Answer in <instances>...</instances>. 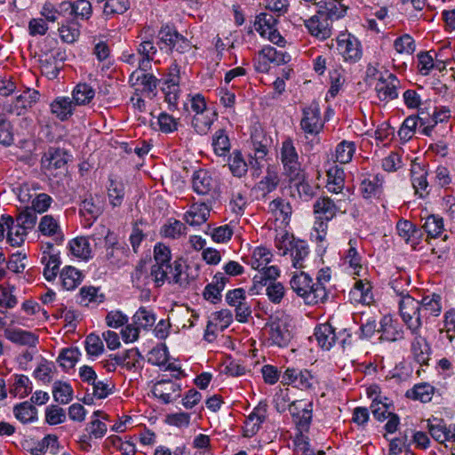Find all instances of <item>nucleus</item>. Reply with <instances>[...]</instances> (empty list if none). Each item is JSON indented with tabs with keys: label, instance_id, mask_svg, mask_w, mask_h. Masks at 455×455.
Wrapping results in <instances>:
<instances>
[{
	"label": "nucleus",
	"instance_id": "338daca9",
	"mask_svg": "<svg viewBox=\"0 0 455 455\" xmlns=\"http://www.w3.org/2000/svg\"><path fill=\"white\" fill-rule=\"evenodd\" d=\"M73 19L88 20L92 15V6L89 0H76L72 2Z\"/></svg>",
	"mask_w": 455,
	"mask_h": 455
},
{
	"label": "nucleus",
	"instance_id": "f8f14e48",
	"mask_svg": "<svg viewBox=\"0 0 455 455\" xmlns=\"http://www.w3.org/2000/svg\"><path fill=\"white\" fill-rule=\"evenodd\" d=\"M281 383L283 386H293L300 390H311L316 384L315 376L308 370L287 368L282 375Z\"/></svg>",
	"mask_w": 455,
	"mask_h": 455
},
{
	"label": "nucleus",
	"instance_id": "052dcab7",
	"mask_svg": "<svg viewBox=\"0 0 455 455\" xmlns=\"http://www.w3.org/2000/svg\"><path fill=\"white\" fill-rule=\"evenodd\" d=\"M130 82L134 85L135 83L140 82L143 89L148 92H154L158 84V79L149 73H139L137 70L133 71L130 76Z\"/></svg>",
	"mask_w": 455,
	"mask_h": 455
},
{
	"label": "nucleus",
	"instance_id": "1a4fd4ad",
	"mask_svg": "<svg viewBox=\"0 0 455 455\" xmlns=\"http://www.w3.org/2000/svg\"><path fill=\"white\" fill-rule=\"evenodd\" d=\"M193 191L198 196L213 197L219 188L217 178L211 172L199 169L191 178Z\"/></svg>",
	"mask_w": 455,
	"mask_h": 455
},
{
	"label": "nucleus",
	"instance_id": "49530a36",
	"mask_svg": "<svg viewBox=\"0 0 455 455\" xmlns=\"http://www.w3.org/2000/svg\"><path fill=\"white\" fill-rule=\"evenodd\" d=\"M403 125H404L406 129L409 128L413 132H415L417 127H419L421 130L422 134L429 135V126L431 124H429L426 119V112L419 109L418 116H410L406 117Z\"/></svg>",
	"mask_w": 455,
	"mask_h": 455
},
{
	"label": "nucleus",
	"instance_id": "6ab92c4d",
	"mask_svg": "<svg viewBox=\"0 0 455 455\" xmlns=\"http://www.w3.org/2000/svg\"><path fill=\"white\" fill-rule=\"evenodd\" d=\"M339 212H341V200L335 203L328 196L317 198L313 204V212L315 217L331 220Z\"/></svg>",
	"mask_w": 455,
	"mask_h": 455
},
{
	"label": "nucleus",
	"instance_id": "a211bd4d",
	"mask_svg": "<svg viewBox=\"0 0 455 455\" xmlns=\"http://www.w3.org/2000/svg\"><path fill=\"white\" fill-rule=\"evenodd\" d=\"M442 298L439 294L432 293L426 295L419 301V321L420 327L424 322L431 317L438 316L442 312Z\"/></svg>",
	"mask_w": 455,
	"mask_h": 455
},
{
	"label": "nucleus",
	"instance_id": "cd10ccee",
	"mask_svg": "<svg viewBox=\"0 0 455 455\" xmlns=\"http://www.w3.org/2000/svg\"><path fill=\"white\" fill-rule=\"evenodd\" d=\"M76 106L68 97H57L50 105L51 113L60 121H66L74 114V108Z\"/></svg>",
	"mask_w": 455,
	"mask_h": 455
},
{
	"label": "nucleus",
	"instance_id": "7ed1b4c3",
	"mask_svg": "<svg viewBox=\"0 0 455 455\" xmlns=\"http://www.w3.org/2000/svg\"><path fill=\"white\" fill-rule=\"evenodd\" d=\"M275 244L280 255L290 254L293 267H305V261L309 253L308 245L305 241L295 239L289 233L284 232L276 235Z\"/></svg>",
	"mask_w": 455,
	"mask_h": 455
},
{
	"label": "nucleus",
	"instance_id": "9b49d317",
	"mask_svg": "<svg viewBox=\"0 0 455 455\" xmlns=\"http://www.w3.org/2000/svg\"><path fill=\"white\" fill-rule=\"evenodd\" d=\"M101 235L105 236V259L108 264L120 267L127 258V249L116 241V236L109 229L101 227Z\"/></svg>",
	"mask_w": 455,
	"mask_h": 455
},
{
	"label": "nucleus",
	"instance_id": "8fccbe9b",
	"mask_svg": "<svg viewBox=\"0 0 455 455\" xmlns=\"http://www.w3.org/2000/svg\"><path fill=\"white\" fill-rule=\"evenodd\" d=\"M73 388L68 382L55 381L52 386V395L56 402L67 404L73 399Z\"/></svg>",
	"mask_w": 455,
	"mask_h": 455
},
{
	"label": "nucleus",
	"instance_id": "c03bdc74",
	"mask_svg": "<svg viewBox=\"0 0 455 455\" xmlns=\"http://www.w3.org/2000/svg\"><path fill=\"white\" fill-rule=\"evenodd\" d=\"M265 414L260 412L259 409H255L245 419L243 427V436L251 437L255 435L260 428V425L265 420Z\"/></svg>",
	"mask_w": 455,
	"mask_h": 455
},
{
	"label": "nucleus",
	"instance_id": "864d4df0",
	"mask_svg": "<svg viewBox=\"0 0 455 455\" xmlns=\"http://www.w3.org/2000/svg\"><path fill=\"white\" fill-rule=\"evenodd\" d=\"M71 253L83 259H88L92 257V249L88 238L76 237L69 243Z\"/></svg>",
	"mask_w": 455,
	"mask_h": 455
},
{
	"label": "nucleus",
	"instance_id": "f704fd0d",
	"mask_svg": "<svg viewBox=\"0 0 455 455\" xmlns=\"http://www.w3.org/2000/svg\"><path fill=\"white\" fill-rule=\"evenodd\" d=\"M398 235L411 246L415 247L420 238L422 232L417 228L412 222L405 220H400L396 224Z\"/></svg>",
	"mask_w": 455,
	"mask_h": 455
},
{
	"label": "nucleus",
	"instance_id": "4468645a",
	"mask_svg": "<svg viewBox=\"0 0 455 455\" xmlns=\"http://www.w3.org/2000/svg\"><path fill=\"white\" fill-rule=\"evenodd\" d=\"M39 97L38 91L26 88L21 94L6 104L4 109L9 114L18 116H23L28 112V108H32L39 100Z\"/></svg>",
	"mask_w": 455,
	"mask_h": 455
},
{
	"label": "nucleus",
	"instance_id": "f3484780",
	"mask_svg": "<svg viewBox=\"0 0 455 455\" xmlns=\"http://www.w3.org/2000/svg\"><path fill=\"white\" fill-rule=\"evenodd\" d=\"M337 44L338 50L342 54L345 60L355 62L361 59V44L354 36L350 34L342 35L338 38Z\"/></svg>",
	"mask_w": 455,
	"mask_h": 455
},
{
	"label": "nucleus",
	"instance_id": "a878e982",
	"mask_svg": "<svg viewBox=\"0 0 455 455\" xmlns=\"http://www.w3.org/2000/svg\"><path fill=\"white\" fill-rule=\"evenodd\" d=\"M379 331L381 332L380 339L386 341H396L403 337L402 325L389 315L381 319Z\"/></svg>",
	"mask_w": 455,
	"mask_h": 455
},
{
	"label": "nucleus",
	"instance_id": "4c0bfd02",
	"mask_svg": "<svg viewBox=\"0 0 455 455\" xmlns=\"http://www.w3.org/2000/svg\"><path fill=\"white\" fill-rule=\"evenodd\" d=\"M33 389L32 382L26 375H13L12 383L10 386V393L20 398H24L28 395Z\"/></svg>",
	"mask_w": 455,
	"mask_h": 455
},
{
	"label": "nucleus",
	"instance_id": "4be33fe9",
	"mask_svg": "<svg viewBox=\"0 0 455 455\" xmlns=\"http://www.w3.org/2000/svg\"><path fill=\"white\" fill-rule=\"evenodd\" d=\"M427 171L420 164L413 162L411 169V180L415 194L423 198L429 194L427 180Z\"/></svg>",
	"mask_w": 455,
	"mask_h": 455
},
{
	"label": "nucleus",
	"instance_id": "bb28decb",
	"mask_svg": "<svg viewBox=\"0 0 455 455\" xmlns=\"http://www.w3.org/2000/svg\"><path fill=\"white\" fill-rule=\"evenodd\" d=\"M229 278L225 274L218 272L213 276V281L207 284L204 291V297L212 303H217L221 299V291L225 288Z\"/></svg>",
	"mask_w": 455,
	"mask_h": 455
},
{
	"label": "nucleus",
	"instance_id": "f03ea898",
	"mask_svg": "<svg viewBox=\"0 0 455 455\" xmlns=\"http://www.w3.org/2000/svg\"><path fill=\"white\" fill-rule=\"evenodd\" d=\"M291 290L300 297L307 305H316L327 299V291L324 286L315 283L313 279L305 272L294 274L291 280Z\"/></svg>",
	"mask_w": 455,
	"mask_h": 455
},
{
	"label": "nucleus",
	"instance_id": "5701e85b",
	"mask_svg": "<svg viewBox=\"0 0 455 455\" xmlns=\"http://www.w3.org/2000/svg\"><path fill=\"white\" fill-rule=\"evenodd\" d=\"M4 336L12 343L29 347H35L39 342V338L36 334L19 328L5 329Z\"/></svg>",
	"mask_w": 455,
	"mask_h": 455
},
{
	"label": "nucleus",
	"instance_id": "79ce46f5",
	"mask_svg": "<svg viewBox=\"0 0 455 455\" xmlns=\"http://www.w3.org/2000/svg\"><path fill=\"white\" fill-rule=\"evenodd\" d=\"M356 240L350 239L348 242L349 248L347 249L344 260L347 263L350 268L353 270V274L360 275V271L363 269L362 256L359 254L356 249Z\"/></svg>",
	"mask_w": 455,
	"mask_h": 455
},
{
	"label": "nucleus",
	"instance_id": "ea45409f",
	"mask_svg": "<svg viewBox=\"0 0 455 455\" xmlns=\"http://www.w3.org/2000/svg\"><path fill=\"white\" fill-rule=\"evenodd\" d=\"M280 182V176L275 167L269 166L267 169L266 175L258 183V188L263 195L273 192L276 189Z\"/></svg>",
	"mask_w": 455,
	"mask_h": 455
},
{
	"label": "nucleus",
	"instance_id": "37998d69",
	"mask_svg": "<svg viewBox=\"0 0 455 455\" xmlns=\"http://www.w3.org/2000/svg\"><path fill=\"white\" fill-rule=\"evenodd\" d=\"M275 55V48L272 46L264 47L254 58V68L259 73H267L273 63L272 58Z\"/></svg>",
	"mask_w": 455,
	"mask_h": 455
},
{
	"label": "nucleus",
	"instance_id": "58836bf2",
	"mask_svg": "<svg viewBox=\"0 0 455 455\" xmlns=\"http://www.w3.org/2000/svg\"><path fill=\"white\" fill-rule=\"evenodd\" d=\"M15 418L23 424L37 420V410L28 401L20 403L13 407Z\"/></svg>",
	"mask_w": 455,
	"mask_h": 455
},
{
	"label": "nucleus",
	"instance_id": "b1692460",
	"mask_svg": "<svg viewBox=\"0 0 455 455\" xmlns=\"http://www.w3.org/2000/svg\"><path fill=\"white\" fill-rule=\"evenodd\" d=\"M212 206L206 203L193 204L184 214L183 220L190 226H200L210 217Z\"/></svg>",
	"mask_w": 455,
	"mask_h": 455
},
{
	"label": "nucleus",
	"instance_id": "bf43d9fd",
	"mask_svg": "<svg viewBox=\"0 0 455 455\" xmlns=\"http://www.w3.org/2000/svg\"><path fill=\"white\" fill-rule=\"evenodd\" d=\"M303 403V401H293L289 403V410L291 411L302 409L301 415L299 416V424L301 427H307L312 419V402Z\"/></svg>",
	"mask_w": 455,
	"mask_h": 455
},
{
	"label": "nucleus",
	"instance_id": "a18cd8bd",
	"mask_svg": "<svg viewBox=\"0 0 455 455\" xmlns=\"http://www.w3.org/2000/svg\"><path fill=\"white\" fill-rule=\"evenodd\" d=\"M41 263L44 266V276L47 281H52L60 273L61 264L59 254L42 256Z\"/></svg>",
	"mask_w": 455,
	"mask_h": 455
},
{
	"label": "nucleus",
	"instance_id": "7c9ffc66",
	"mask_svg": "<svg viewBox=\"0 0 455 455\" xmlns=\"http://www.w3.org/2000/svg\"><path fill=\"white\" fill-rule=\"evenodd\" d=\"M268 211L275 218V220H280L285 225L289 223L292 213L291 204L281 197H277L269 203Z\"/></svg>",
	"mask_w": 455,
	"mask_h": 455
},
{
	"label": "nucleus",
	"instance_id": "aec40b11",
	"mask_svg": "<svg viewBox=\"0 0 455 455\" xmlns=\"http://www.w3.org/2000/svg\"><path fill=\"white\" fill-rule=\"evenodd\" d=\"M398 84V79L393 74H386V76H381L375 85L379 99L383 101H388L397 98Z\"/></svg>",
	"mask_w": 455,
	"mask_h": 455
},
{
	"label": "nucleus",
	"instance_id": "c9c22d12",
	"mask_svg": "<svg viewBox=\"0 0 455 455\" xmlns=\"http://www.w3.org/2000/svg\"><path fill=\"white\" fill-rule=\"evenodd\" d=\"M217 115L212 110L194 115L192 118V126L196 132L200 135H206L216 120Z\"/></svg>",
	"mask_w": 455,
	"mask_h": 455
},
{
	"label": "nucleus",
	"instance_id": "680f3d73",
	"mask_svg": "<svg viewBox=\"0 0 455 455\" xmlns=\"http://www.w3.org/2000/svg\"><path fill=\"white\" fill-rule=\"evenodd\" d=\"M81 355V352L77 347H68L61 350L58 356V362L65 370L72 369Z\"/></svg>",
	"mask_w": 455,
	"mask_h": 455
},
{
	"label": "nucleus",
	"instance_id": "4d7b16f0",
	"mask_svg": "<svg viewBox=\"0 0 455 455\" xmlns=\"http://www.w3.org/2000/svg\"><path fill=\"white\" fill-rule=\"evenodd\" d=\"M228 166L232 174L235 177H243L247 173L248 164L238 150L233 151L228 159Z\"/></svg>",
	"mask_w": 455,
	"mask_h": 455
},
{
	"label": "nucleus",
	"instance_id": "c85d7f7f",
	"mask_svg": "<svg viewBox=\"0 0 455 455\" xmlns=\"http://www.w3.org/2000/svg\"><path fill=\"white\" fill-rule=\"evenodd\" d=\"M361 191L364 198L379 197L383 191V176L368 175L361 181Z\"/></svg>",
	"mask_w": 455,
	"mask_h": 455
},
{
	"label": "nucleus",
	"instance_id": "3c124183",
	"mask_svg": "<svg viewBox=\"0 0 455 455\" xmlns=\"http://www.w3.org/2000/svg\"><path fill=\"white\" fill-rule=\"evenodd\" d=\"M94 96V90L87 84H78L72 92V99L78 106L89 104Z\"/></svg>",
	"mask_w": 455,
	"mask_h": 455
},
{
	"label": "nucleus",
	"instance_id": "20e7f679",
	"mask_svg": "<svg viewBox=\"0 0 455 455\" xmlns=\"http://www.w3.org/2000/svg\"><path fill=\"white\" fill-rule=\"evenodd\" d=\"M280 160L283 164V173L290 182L300 181L305 178L299 153L291 137L285 138L281 144Z\"/></svg>",
	"mask_w": 455,
	"mask_h": 455
},
{
	"label": "nucleus",
	"instance_id": "e433bc0d",
	"mask_svg": "<svg viewBox=\"0 0 455 455\" xmlns=\"http://www.w3.org/2000/svg\"><path fill=\"white\" fill-rule=\"evenodd\" d=\"M60 278L64 289L72 291L76 289L82 282V273L72 266H66L60 272Z\"/></svg>",
	"mask_w": 455,
	"mask_h": 455
},
{
	"label": "nucleus",
	"instance_id": "72a5a7b5",
	"mask_svg": "<svg viewBox=\"0 0 455 455\" xmlns=\"http://www.w3.org/2000/svg\"><path fill=\"white\" fill-rule=\"evenodd\" d=\"M315 337L319 346L329 350L338 339L335 329L330 323L318 325L315 329Z\"/></svg>",
	"mask_w": 455,
	"mask_h": 455
},
{
	"label": "nucleus",
	"instance_id": "2f4dec72",
	"mask_svg": "<svg viewBox=\"0 0 455 455\" xmlns=\"http://www.w3.org/2000/svg\"><path fill=\"white\" fill-rule=\"evenodd\" d=\"M350 295L356 302L370 305L373 302L372 286L366 279L358 280L355 283Z\"/></svg>",
	"mask_w": 455,
	"mask_h": 455
},
{
	"label": "nucleus",
	"instance_id": "dca6fc26",
	"mask_svg": "<svg viewBox=\"0 0 455 455\" xmlns=\"http://www.w3.org/2000/svg\"><path fill=\"white\" fill-rule=\"evenodd\" d=\"M180 384L171 379H161L157 380L152 388L154 395L165 404L177 400L180 396Z\"/></svg>",
	"mask_w": 455,
	"mask_h": 455
},
{
	"label": "nucleus",
	"instance_id": "c756f323",
	"mask_svg": "<svg viewBox=\"0 0 455 455\" xmlns=\"http://www.w3.org/2000/svg\"><path fill=\"white\" fill-rule=\"evenodd\" d=\"M317 6L319 11L326 14L332 22L345 16L347 6L343 0H320Z\"/></svg>",
	"mask_w": 455,
	"mask_h": 455
},
{
	"label": "nucleus",
	"instance_id": "ddd939ff",
	"mask_svg": "<svg viewBox=\"0 0 455 455\" xmlns=\"http://www.w3.org/2000/svg\"><path fill=\"white\" fill-rule=\"evenodd\" d=\"M299 20H303L308 33L318 40L323 41L331 36L332 21L323 12L318 10L309 19L303 20L299 18Z\"/></svg>",
	"mask_w": 455,
	"mask_h": 455
},
{
	"label": "nucleus",
	"instance_id": "473e14b6",
	"mask_svg": "<svg viewBox=\"0 0 455 455\" xmlns=\"http://www.w3.org/2000/svg\"><path fill=\"white\" fill-rule=\"evenodd\" d=\"M272 257V252L268 249L262 246L256 247L250 256L248 264L253 269L258 270L259 273H262L269 267L267 265L271 261Z\"/></svg>",
	"mask_w": 455,
	"mask_h": 455
},
{
	"label": "nucleus",
	"instance_id": "f257e3e1",
	"mask_svg": "<svg viewBox=\"0 0 455 455\" xmlns=\"http://www.w3.org/2000/svg\"><path fill=\"white\" fill-rule=\"evenodd\" d=\"M171 249L158 243L154 247V260L150 270V277L156 287H161L167 282L170 284L186 288L190 283L186 271L187 265L180 259L171 263Z\"/></svg>",
	"mask_w": 455,
	"mask_h": 455
},
{
	"label": "nucleus",
	"instance_id": "5fc2aeb1",
	"mask_svg": "<svg viewBox=\"0 0 455 455\" xmlns=\"http://www.w3.org/2000/svg\"><path fill=\"white\" fill-rule=\"evenodd\" d=\"M187 228L180 220L170 219L161 228V235L167 238L178 239L186 234Z\"/></svg>",
	"mask_w": 455,
	"mask_h": 455
},
{
	"label": "nucleus",
	"instance_id": "de8ad7c7",
	"mask_svg": "<svg viewBox=\"0 0 455 455\" xmlns=\"http://www.w3.org/2000/svg\"><path fill=\"white\" fill-rule=\"evenodd\" d=\"M435 392V388L428 383L417 384L408 390L406 393L407 397L413 400H419L422 403L430 402Z\"/></svg>",
	"mask_w": 455,
	"mask_h": 455
},
{
	"label": "nucleus",
	"instance_id": "e2e57ef3",
	"mask_svg": "<svg viewBox=\"0 0 455 455\" xmlns=\"http://www.w3.org/2000/svg\"><path fill=\"white\" fill-rule=\"evenodd\" d=\"M355 152V144L353 141L342 140L336 147V161L340 164H347L352 160Z\"/></svg>",
	"mask_w": 455,
	"mask_h": 455
},
{
	"label": "nucleus",
	"instance_id": "0eeeda50",
	"mask_svg": "<svg viewBox=\"0 0 455 455\" xmlns=\"http://www.w3.org/2000/svg\"><path fill=\"white\" fill-rule=\"evenodd\" d=\"M398 305L400 315L411 331L420 330L419 301L408 293L400 292Z\"/></svg>",
	"mask_w": 455,
	"mask_h": 455
},
{
	"label": "nucleus",
	"instance_id": "09e8293b",
	"mask_svg": "<svg viewBox=\"0 0 455 455\" xmlns=\"http://www.w3.org/2000/svg\"><path fill=\"white\" fill-rule=\"evenodd\" d=\"M124 195V184L121 180L109 179L108 196L110 204L113 207L120 206L123 204Z\"/></svg>",
	"mask_w": 455,
	"mask_h": 455
},
{
	"label": "nucleus",
	"instance_id": "393cba45",
	"mask_svg": "<svg viewBox=\"0 0 455 455\" xmlns=\"http://www.w3.org/2000/svg\"><path fill=\"white\" fill-rule=\"evenodd\" d=\"M39 232L45 236L53 237L56 243H62L64 235L59 220L52 215L47 214L41 218L38 224Z\"/></svg>",
	"mask_w": 455,
	"mask_h": 455
},
{
	"label": "nucleus",
	"instance_id": "423d86ee",
	"mask_svg": "<svg viewBox=\"0 0 455 455\" xmlns=\"http://www.w3.org/2000/svg\"><path fill=\"white\" fill-rule=\"evenodd\" d=\"M299 126L307 139L309 136H317L323 130L324 120L321 116L318 103L312 102L307 107L302 108Z\"/></svg>",
	"mask_w": 455,
	"mask_h": 455
},
{
	"label": "nucleus",
	"instance_id": "603ef678",
	"mask_svg": "<svg viewBox=\"0 0 455 455\" xmlns=\"http://www.w3.org/2000/svg\"><path fill=\"white\" fill-rule=\"evenodd\" d=\"M80 26L77 21L71 20L67 23H62L59 28L60 39L64 43L72 44L76 42L80 36Z\"/></svg>",
	"mask_w": 455,
	"mask_h": 455
},
{
	"label": "nucleus",
	"instance_id": "39448f33",
	"mask_svg": "<svg viewBox=\"0 0 455 455\" xmlns=\"http://www.w3.org/2000/svg\"><path fill=\"white\" fill-rule=\"evenodd\" d=\"M279 275L278 267L270 266L265 272L258 273L253 276L251 291L258 290V285L266 286V294L268 299L274 304H280L284 298L286 290L282 283L276 282Z\"/></svg>",
	"mask_w": 455,
	"mask_h": 455
},
{
	"label": "nucleus",
	"instance_id": "2eb2a0df",
	"mask_svg": "<svg viewBox=\"0 0 455 455\" xmlns=\"http://www.w3.org/2000/svg\"><path fill=\"white\" fill-rule=\"evenodd\" d=\"M151 35H148V30H142L139 35L140 42L136 45V52L140 56V70L146 72L151 68V62L157 52Z\"/></svg>",
	"mask_w": 455,
	"mask_h": 455
},
{
	"label": "nucleus",
	"instance_id": "412c9836",
	"mask_svg": "<svg viewBox=\"0 0 455 455\" xmlns=\"http://www.w3.org/2000/svg\"><path fill=\"white\" fill-rule=\"evenodd\" d=\"M411 333L414 336L411 345L413 358L420 365H427L430 359V345L427 339L421 335L420 330L411 331Z\"/></svg>",
	"mask_w": 455,
	"mask_h": 455
},
{
	"label": "nucleus",
	"instance_id": "6e6d98bb",
	"mask_svg": "<svg viewBox=\"0 0 455 455\" xmlns=\"http://www.w3.org/2000/svg\"><path fill=\"white\" fill-rule=\"evenodd\" d=\"M156 320L155 314L144 307H140L132 316L133 324L143 330L152 327Z\"/></svg>",
	"mask_w": 455,
	"mask_h": 455
},
{
	"label": "nucleus",
	"instance_id": "a19ab883",
	"mask_svg": "<svg viewBox=\"0 0 455 455\" xmlns=\"http://www.w3.org/2000/svg\"><path fill=\"white\" fill-rule=\"evenodd\" d=\"M327 189L335 194H339L344 188V171L338 166L331 167L327 172Z\"/></svg>",
	"mask_w": 455,
	"mask_h": 455
},
{
	"label": "nucleus",
	"instance_id": "13d9d810",
	"mask_svg": "<svg viewBox=\"0 0 455 455\" xmlns=\"http://www.w3.org/2000/svg\"><path fill=\"white\" fill-rule=\"evenodd\" d=\"M15 287L12 285L0 284V307L5 310L14 308L18 303V298L15 294Z\"/></svg>",
	"mask_w": 455,
	"mask_h": 455
},
{
	"label": "nucleus",
	"instance_id": "9d476101",
	"mask_svg": "<svg viewBox=\"0 0 455 455\" xmlns=\"http://www.w3.org/2000/svg\"><path fill=\"white\" fill-rule=\"evenodd\" d=\"M68 155L64 149L50 148L42 156V169L48 175L57 176L66 169Z\"/></svg>",
	"mask_w": 455,
	"mask_h": 455
},
{
	"label": "nucleus",
	"instance_id": "774afa93",
	"mask_svg": "<svg viewBox=\"0 0 455 455\" xmlns=\"http://www.w3.org/2000/svg\"><path fill=\"white\" fill-rule=\"evenodd\" d=\"M212 146L214 152L218 156H225L230 149V141L222 129L218 130L212 137Z\"/></svg>",
	"mask_w": 455,
	"mask_h": 455
},
{
	"label": "nucleus",
	"instance_id": "0e129e2a",
	"mask_svg": "<svg viewBox=\"0 0 455 455\" xmlns=\"http://www.w3.org/2000/svg\"><path fill=\"white\" fill-rule=\"evenodd\" d=\"M435 423L428 422V431L431 436L440 443H449L450 427L448 428L443 420L434 419Z\"/></svg>",
	"mask_w": 455,
	"mask_h": 455
},
{
	"label": "nucleus",
	"instance_id": "6e6552de",
	"mask_svg": "<svg viewBox=\"0 0 455 455\" xmlns=\"http://www.w3.org/2000/svg\"><path fill=\"white\" fill-rule=\"evenodd\" d=\"M269 339L278 347H286L292 339V325L288 316L272 318L267 323Z\"/></svg>",
	"mask_w": 455,
	"mask_h": 455
},
{
	"label": "nucleus",
	"instance_id": "69168bd1",
	"mask_svg": "<svg viewBox=\"0 0 455 455\" xmlns=\"http://www.w3.org/2000/svg\"><path fill=\"white\" fill-rule=\"evenodd\" d=\"M130 8V0H105L103 14L107 18L123 14Z\"/></svg>",
	"mask_w": 455,
	"mask_h": 455
}]
</instances>
